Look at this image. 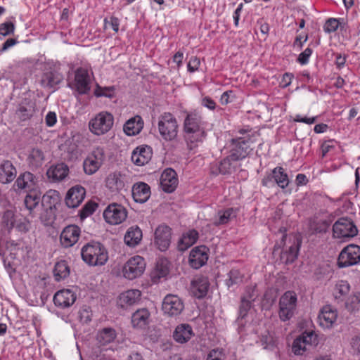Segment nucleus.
Segmentation results:
<instances>
[{
  "instance_id": "nucleus-40",
  "label": "nucleus",
  "mask_w": 360,
  "mask_h": 360,
  "mask_svg": "<svg viewBox=\"0 0 360 360\" xmlns=\"http://www.w3.org/2000/svg\"><path fill=\"white\" fill-rule=\"evenodd\" d=\"M70 273V266L66 261L60 260L56 263L53 269V276L56 281H60L65 279L69 276Z\"/></svg>"
},
{
  "instance_id": "nucleus-28",
  "label": "nucleus",
  "mask_w": 360,
  "mask_h": 360,
  "mask_svg": "<svg viewBox=\"0 0 360 360\" xmlns=\"http://www.w3.org/2000/svg\"><path fill=\"white\" fill-rule=\"evenodd\" d=\"M143 127V121L141 117L136 115L127 120L123 127L124 133L128 136L138 134Z\"/></svg>"
},
{
  "instance_id": "nucleus-57",
  "label": "nucleus",
  "mask_w": 360,
  "mask_h": 360,
  "mask_svg": "<svg viewBox=\"0 0 360 360\" xmlns=\"http://www.w3.org/2000/svg\"><path fill=\"white\" fill-rule=\"evenodd\" d=\"M257 295L258 293L256 290L255 286H250L246 288L245 294L241 298H245V300L252 302L257 298Z\"/></svg>"
},
{
  "instance_id": "nucleus-6",
  "label": "nucleus",
  "mask_w": 360,
  "mask_h": 360,
  "mask_svg": "<svg viewBox=\"0 0 360 360\" xmlns=\"http://www.w3.org/2000/svg\"><path fill=\"white\" fill-rule=\"evenodd\" d=\"M146 269V262L141 256L130 258L124 264L122 272L125 278L133 280L143 274Z\"/></svg>"
},
{
  "instance_id": "nucleus-32",
  "label": "nucleus",
  "mask_w": 360,
  "mask_h": 360,
  "mask_svg": "<svg viewBox=\"0 0 360 360\" xmlns=\"http://www.w3.org/2000/svg\"><path fill=\"white\" fill-rule=\"evenodd\" d=\"M204 131L201 117L195 113L188 114L184 120V131Z\"/></svg>"
},
{
  "instance_id": "nucleus-19",
  "label": "nucleus",
  "mask_w": 360,
  "mask_h": 360,
  "mask_svg": "<svg viewBox=\"0 0 360 360\" xmlns=\"http://www.w3.org/2000/svg\"><path fill=\"white\" fill-rule=\"evenodd\" d=\"M85 189L80 186H75L69 189L67 193L65 201L68 207L75 208L84 200L85 197Z\"/></svg>"
},
{
  "instance_id": "nucleus-10",
  "label": "nucleus",
  "mask_w": 360,
  "mask_h": 360,
  "mask_svg": "<svg viewBox=\"0 0 360 360\" xmlns=\"http://www.w3.org/2000/svg\"><path fill=\"white\" fill-rule=\"evenodd\" d=\"M172 238L171 229L166 225H160L155 231L154 243L160 251L169 247Z\"/></svg>"
},
{
  "instance_id": "nucleus-47",
  "label": "nucleus",
  "mask_w": 360,
  "mask_h": 360,
  "mask_svg": "<svg viewBox=\"0 0 360 360\" xmlns=\"http://www.w3.org/2000/svg\"><path fill=\"white\" fill-rule=\"evenodd\" d=\"M94 94L96 97H106V98H112L115 94V87L114 86H108V87H102L98 84H96L95 89L94 90Z\"/></svg>"
},
{
  "instance_id": "nucleus-26",
  "label": "nucleus",
  "mask_w": 360,
  "mask_h": 360,
  "mask_svg": "<svg viewBox=\"0 0 360 360\" xmlns=\"http://www.w3.org/2000/svg\"><path fill=\"white\" fill-rule=\"evenodd\" d=\"M16 176V170L12 163L5 160L0 164V182L8 184L11 182Z\"/></svg>"
},
{
  "instance_id": "nucleus-33",
  "label": "nucleus",
  "mask_w": 360,
  "mask_h": 360,
  "mask_svg": "<svg viewBox=\"0 0 360 360\" xmlns=\"http://www.w3.org/2000/svg\"><path fill=\"white\" fill-rule=\"evenodd\" d=\"M150 318V312L146 308L136 310L131 316V323L134 328H143L148 323Z\"/></svg>"
},
{
  "instance_id": "nucleus-16",
  "label": "nucleus",
  "mask_w": 360,
  "mask_h": 360,
  "mask_svg": "<svg viewBox=\"0 0 360 360\" xmlns=\"http://www.w3.org/2000/svg\"><path fill=\"white\" fill-rule=\"evenodd\" d=\"M160 186L166 193H172L178 185V179L176 172L171 169H166L161 174L160 179Z\"/></svg>"
},
{
  "instance_id": "nucleus-29",
  "label": "nucleus",
  "mask_w": 360,
  "mask_h": 360,
  "mask_svg": "<svg viewBox=\"0 0 360 360\" xmlns=\"http://www.w3.org/2000/svg\"><path fill=\"white\" fill-rule=\"evenodd\" d=\"M142 231L138 226L129 227L124 235V243L129 247H135L139 245L142 239Z\"/></svg>"
},
{
  "instance_id": "nucleus-60",
  "label": "nucleus",
  "mask_w": 360,
  "mask_h": 360,
  "mask_svg": "<svg viewBox=\"0 0 360 360\" xmlns=\"http://www.w3.org/2000/svg\"><path fill=\"white\" fill-rule=\"evenodd\" d=\"M200 64V59L195 56L191 57L188 63V70L191 72L196 71Z\"/></svg>"
},
{
  "instance_id": "nucleus-45",
  "label": "nucleus",
  "mask_w": 360,
  "mask_h": 360,
  "mask_svg": "<svg viewBox=\"0 0 360 360\" xmlns=\"http://www.w3.org/2000/svg\"><path fill=\"white\" fill-rule=\"evenodd\" d=\"M34 111V104L31 102H23L20 104L16 115L22 121L30 119Z\"/></svg>"
},
{
  "instance_id": "nucleus-15",
  "label": "nucleus",
  "mask_w": 360,
  "mask_h": 360,
  "mask_svg": "<svg viewBox=\"0 0 360 360\" xmlns=\"http://www.w3.org/2000/svg\"><path fill=\"white\" fill-rule=\"evenodd\" d=\"M208 248L205 245L194 248L190 252L189 264L198 269L205 265L208 259Z\"/></svg>"
},
{
  "instance_id": "nucleus-30",
  "label": "nucleus",
  "mask_w": 360,
  "mask_h": 360,
  "mask_svg": "<svg viewBox=\"0 0 360 360\" xmlns=\"http://www.w3.org/2000/svg\"><path fill=\"white\" fill-rule=\"evenodd\" d=\"M124 178L119 172L111 173L106 179V186L112 192L121 191L125 186Z\"/></svg>"
},
{
  "instance_id": "nucleus-39",
  "label": "nucleus",
  "mask_w": 360,
  "mask_h": 360,
  "mask_svg": "<svg viewBox=\"0 0 360 360\" xmlns=\"http://www.w3.org/2000/svg\"><path fill=\"white\" fill-rule=\"evenodd\" d=\"M44 160V153L39 148H33L29 151L27 160L31 167L37 168L41 166Z\"/></svg>"
},
{
  "instance_id": "nucleus-13",
  "label": "nucleus",
  "mask_w": 360,
  "mask_h": 360,
  "mask_svg": "<svg viewBox=\"0 0 360 360\" xmlns=\"http://www.w3.org/2000/svg\"><path fill=\"white\" fill-rule=\"evenodd\" d=\"M249 140L245 139V138L232 140L234 146L231 149L230 155L233 160L238 162L248 155L250 150Z\"/></svg>"
},
{
  "instance_id": "nucleus-5",
  "label": "nucleus",
  "mask_w": 360,
  "mask_h": 360,
  "mask_svg": "<svg viewBox=\"0 0 360 360\" xmlns=\"http://www.w3.org/2000/svg\"><path fill=\"white\" fill-rule=\"evenodd\" d=\"M103 215L108 224L117 225L125 221L127 211L123 205L113 202L105 209Z\"/></svg>"
},
{
  "instance_id": "nucleus-12",
  "label": "nucleus",
  "mask_w": 360,
  "mask_h": 360,
  "mask_svg": "<svg viewBox=\"0 0 360 360\" xmlns=\"http://www.w3.org/2000/svg\"><path fill=\"white\" fill-rule=\"evenodd\" d=\"M209 287L210 282L207 277L196 276L191 281L190 292L193 297L201 299L207 295Z\"/></svg>"
},
{
  "instance_id": "nucleus-61",
  "label": "nucleus",
  "mask_w": 360,
  "mask_h": 360,
  "mask_svg": "<svg viewBox=\"0 0 360 360\" xmlns=\"http://www.w3.org/2000/svg\"><path fill=\"white\" fill-rule=\"evenodd\" d=\"M57 122V116L56 112L50 111L45 117V123L47 127H53Z\"/></svg>"
},
{
  "instance_id": "nucleus-25",
  "label": "nucleus",
  "mask_w": 360,
  "mask_h": 360,
  "mask_svg": "<svg viewBox=\"0 0 360 360\" xmlns=\"http://www.w3.org/2000/svg\"><path fill=\"white\" fill-rule=\"evenodd\" d=\"M337 316L336 310L333 309L330 305H326L323 307L319 315L320 325L325 328H329L336 321Z\"/></svg>"
},
{
  "instance_id": "nucleus-11",
  "label": "nucleus",
  "mask_w": 360,
  "mask_h": 360,
  "mask_svg": "<svg viewBox=\"0 0 360 360\" xmlns=\"http://www.w3.org/2000/svg\"><path fill=\"white\" fill-rule=\"evenodd\" d=\"M80 229L76 225H69L63 229L60 236V242L63 248L73 246L79 240Z\"/></svg>"
},
{
  "instance_id": "nucleus-18",
  "label": "nucleus",
  "mask_w": 360,
  "mask_h": 360,
  "mask_svg": "<svg viewBox=\"0 0 360 360\" xmlns=\"http://www.w3.org/2000/svg\"><path fill=\"white\" fill-rule=\"evenodd\" d=\"M61 196L56 190L50 189L47 191L41 198L42 205L45 209L49 210L51 215L55 216L54 210L60 206Z\"/></svg>"
},
{
  "instance_id": "nucleus-22",
  "label": "nucleus",
  "mask_w": 360,
  "mask_h": 360,
  "mask_svg": "<svg viewBox=\"0 0 360 360\" xmlns=\"http://www.w3.org/2000/svg\"><path fill=\"white\" fill-rule=\"evenodd\" d=\"M193 335V328L188 323L178 325L173 333L174 340L181 344L187 342Z\"/></svg>"
},
{
  "instance_id": "nucleus-59",
  "label": "nucleus",
  "mask_w": 360,
  "mask_h": 360,
  "mask_svg": "<svg viewBox=\"0 0 360 360\" xmlns=\"http://www.w3.org/2000/svg\"><path fill=\"white\" fill-rule=\"evenodd\" d=\"M311 53L312 50L310 48H307L299 55L297 61L302 65L307 64Z\"/></svg>"
},
{
  "instance_id": "nucleus-17",
  "label": "nucleus",
  "mask_w": 360,
  "mask_h": 360,
  "mask_svg": "<svg viewBox=\"0 0 360 360\" xmlns=\"http://www.w3.org/2000/svg\"><path fill=\"white\" fill-rule=\"evenodd\" d=\"M108 259L105 247L99 242L91 241V266L104 265Z\"/></svg>"
},
{
  "instance_id": "nucleus-46",
  "label": "nucleus",
  "mask_w": 360,
  "mask_h": 360,
  "mask_svg": "<svg viewBox=\"0 0 360 360\" xmlns=\"http://www.w3.org/2000/svg\"><path fill=\"white\" fill-rule=\"evenodd\" d=\"M330 225V220L321 219L312 221L309 224V231L312 234L324 233L327 232Z\"/></svg>"
},
{
  "instance_id": "nucleus-3",
  "label": "nucleus",
  "mask_w": 360,
  "mask_h": 360,
  "mask_svg": "<svg viewBox=\"0 0 360 360\" xmlns=\"http://www.w3.org/2000/svg\"><path fill=\"white\" fill-rule=\"evenodd\" d=\"M360 262V247L357 245L350 244L344 248L340 252L338 265L340 268L355 265Z\"/></svg>"
},
{
  "instance_id": "nucleus-62",
  "label": "nucleus",
  "mask_w": 360,
  "mask_h": 360,
  "mask_svg": "<svg viewBox=\"0 0 360 360\" xmlns=\"http://www.w3.org/2000/svg\"><path fill=\"white\" fill-rule=\"evenodd\" d=\"M89 248H90V243H88L82 247V250H81L82 258L87 264H90Z\"/></svg>"
},
{
  "instance_id": "nucleus-55",
  "label": "nucleus",
  "mask_w": 360,
  "mask_h": 360,
  "mask_svg": "<svg viewBox=\"0 0 360 360\" xmlns=\"http://www.w3.org/2000/svg\"><path fill=\"white\" fill-rule=\"evenodd\" d=\"M251 307L252 302H250L248 300H245V298H241V303L239 309V314L242 319L247 315L248 311L251 308Z\"/></svg>"
},
{
  "instance_id": "nucleus-44",
  "label": "nucleus",
  "mask_w": 360,
  "mask_h": 360,
  "mask_svg": "<svg viewBox=\"0 0 360 360\" xmlns=\"http://www.w3.org/2000/svg\"><path fill=\"white\" fill-rule=\"evenodd\" d=\"M116 338L115 330L111 328H105L96 335V340L101 345L112 342Z\"/></svg>"
},
{
  "instance_id": "nucleus-42",
  "label": "nucleus",
  "mask_w": 360,
  "mask_h": 360,
  "mask_svg": "<svg viewBox=\"0 0 360 360\" xmlns=\"http://www.w3.org/2000/svg\"><path fill=\"white\" fill-rule=\"evenodd\" d=\"M105 160L104 150L101 148H95L91 153V174L97 172Z\"/></svg>"
},
{
  "instance_id": "nucleus-35",
  "label": "nucleus",
  "mask_w": 360,
  "mask_h": 360,
  "mask_svg": "<svg viewBox=\"0 0 360 360\" xmlns=\"http://www.w3.org/2000/svg\"><path fill=\"white\" fill-rule=\"evenodd\" d=\"M205 136V131H184V139L189 150H193L202 141Z\"/></svg>"
},
{
  "instance_id": "nucleus-2",
  "label": "nucleus",
  "mask_w": 360,
  "mask_h": 360,
  "mask_svg": "<svg viewBox=\"0 0 360 360\" xmlns=\"http://www.w3.org/2000/svg\"><path fill=\"white\" fill-rule=\"evenodd\" d=\"M297 300V295L293 291H287L280 297L278 314L281 321L290 320L293 316Z\"/></svg>"
},
{
  "instance_id": "nucleus-24",
  "label": "nucleus",
  "mask_w": 360,
  "mask_h": 360,
  "mask_svg": "<svg viewBox=\"0 0 360 360\" xmlns=\"http://www.w3.org/2000/svg\"><path fill=\"white\" fill-rule=\"evenodd\" d=\"M134 200L140 203L146 202L150 196V188L144 182L135 184L132 187Z\"/></svg>"
},
{
  "instance_id": "nucleus-52",
  "label": "nucleus",
  "mask_w": 360,
  "mask_h": 360,
  "mask_svg": "<svg viewBox=\"0 0 360 360\" xmlns=\"http://www.w3.org/2000/svg\"><path fill=\"white\" fill-rule=\"evenodd\" d=\"M304 340H302L299 336L292 343V351L295 355H302L305 351L309 349L304 344Z\"/></svg>"
},
{
  "instance_id": "nucleus-43",
  "label": "nucleus",
  "mask_w": 360,
  "mask_h": 360,
  "mask_svg": "<svg viewBox=\"0 0 360 360\" xmlns=\"http://www.w3.org/2000/svg\"><path fill=\"white\" fill-rule=\"evenodd\" d=\"M272 177L276 184L281 188H286L289 184V179L288 174L285 172L284 169L277 167L272 170Z\"/></svg>"
},
{
  "instance_id": "nucleus-58",
  "label": "nucleus",
  "mask_w": 360,
  "mask_h": 360,
  "mask_svg": "<svg viewBox=\"0 0 360 360\" xmlns=\"http://www.w3.org/2000/svg\"><path fill=\"white\" fill-rule=\"evenodd\" d=\"M14 215L12 211L8 210L4 212L3 216V222L6 224L8 229H11L13 226L14 224Z\"/></svg>"
},
{
  "instance_id": "nucleus-7",
  "label": "nucleus",
  "mask_w": 360,
  "mask_h": 360,
  "mask_svg": "<svg viewBox=\"0 0 360 360\" xmlns=\"http://www.w3.org/2000/svg\"><path fill=\"white\" fill-rule=\"evenodd\" d=\"M113 117L108 112L98 113L91 120V133L96 135L104 134L108 132L113 125Z\"/></svg>"
},
{
  "instance_id": "nucleus-50",
  "label": "nucleus",
  "mask_w": 360,
  "mask_h": 360,
  "mask_svg": "<svg viewBox=\"0 0 360 360\" xmlns=\"http://www.w3.org/2000/svg\"><path fill=\"white\" fill-rule=\"evenodd\" d=\"M40 200V195L37 193H30L26 195L25 199V206L30 211H32L38 206Z\"/></svg>"
},
{
  "instance_id": "nucleus-23",
  "label": "nucleus",
  "mask_w": 360,
  "mask_h": 360,
  "mask_svg": "<svg viewBox=\"0 0 360 360\" xmlns=\"http://www.w3.org/2000/svg\"><path fill=\"white\" fill-rule=\"evenodd\" d=\"M68 167L60 163L50 167L46 172V176L51 182H58L63 180L68 176Z\"/></svg>"
},
{
  "instance_id": "nucleus-34",
  "label": "nucleus",
  "mask_w": 360,
  "mask_h": 360,
  "mask_svg": "<svg viewBox=\"0 0 360 360\" xmlns=\"http://www.w3.org/2000/svg\"><path fill=\"white\" fill-rule=\"evenodd\" d=\"M62 79V75L57 71L50 70L43 74L41 84L44 87L52 88L58 84Z\"/></svg>"
},
{
  "instance_id": "nucleus-21",
  "label": "nucleus",
  "mask_w": 360,
  "mask_h": 360,
  "mask_svg": "<svg viewBox=\"0 0 360 360\" xmlns=\"http://www.w3.org/2000/svg\"><path fill=\"white\" fill-rule=\"evenodd\" d=\"M152 157V150L148 146L137 147L131 154V161L138 166L148 163Z\"/></svg>"
},
{
  "instance_id": "nucleus-14",
  "label": "nucleus",
  "mask_w": 360,
  "mask_h": 360,
  "mask_svg": "<svg viewBox=\"0 0 360 360\" xmlns=\"http://www.w3.org/2000/svg\"><path fill=\"white\" fill-rule=\"evenodd\" d=\"M90 79L87 70L79 68L77 70L75 75V81L72 84V89L79 94H85L90 90Z\"/></svg>"
},
{
  "instance_id": "nucleus-54",
  "label": "nucleus",
  "mask_w": 360,
  "mask_h": 360,
  "mask_svg": "<svg viewBox=\"0 0 360 360\" xmlns=\"http://www.w3.org/2000/svg\"><path fill=\"white\" fill-rule=\"evenodd\" d=\"M341 22L335 18H329L324 25V31L328 33L333 32L337 30Z\"/></svg>"
},
{
  "instance_id": "nucleus-64",
  "label": "nucleus",
  "mask_w": 360,
  "mask_h": 360,
  "mask_svg": "<svg viewBox=\"0 0 360 360\" xmlns=\"http://www.w3.org/2000/svg\"><path fill=\"white\" fill-rule=\"evenodd\" d=\"M351 345L353 351L360 354V336H355L352 339Z\"/></svg>"
},
{
  "instance_id": "nucleus-53",
  "label": "nucleus",
  "mask_w": 360,
  "mask_h": 360,
  "mask_svg": "<svg viewBox=\"0 0 360 360\" xmlns=\"http://www.w3.org/2000/svg\"><path fill=\"white\" fill-rule=\"evenodd\" d=\"M229 279L226 280V284L229 287L242 282L243 276L238 269H232L229 274Z\"/></svg>"
},
{
  "instance_id": "nucleus-38",
  "label": "nucleus",
  "mask_w": 360,
  "mask_h": 360,
  "mask_svg": "<svg viewBox=\"0 0 360 360\" xmlns=\"http://www.w3.org/2000/svg\"><path fill=\"white\" fill-rule=\"evenodd\" d=\"M236 217V210L233 208H227L226 210H219L217 216L213 222L215 226H220L228 224L232 219Z\"/></svg>"
},
{
  "instance_id": "nucleus-36",
  "label": "nucleus",
  "mask_w": 360,
  "mask_h": 360,
  "mask_svg": "<svg viewBox=\"0 0 360 360\" xmlns=\"http://www.w3.org/2000/svg\"><path fill=\"white\" fill-rule=\"evenodd\" d=\"M168 263L166 259H160L157 262L155 268L151 273V278L153 282H158L161 278H164L168 274Z\"/></svg>"
},
{
  "instance_id": "nucleus-4",
  "label": "nucleus",
  "mask_w": 360,
  "mask_h": 360,
  "mask_svg": "<svg viewBox=\"0 0 360 360\" xmlns=\"http://www.w3.org/2000/svg\"><path fill=\"white\" fill-rule=\"evenodd\" d=\"M333 236L338 238H353L358 233L354 222L348 218H340L333 226Z\"/></svg>"
},
{
  "instance_id": "nucleus-9",
  "label": "nucleus",
  "mask_w": 360,
  "mask_h": 360,
  "mask_svg": "<svg viewBox=\"0 0 360 360\" xmlns=\"http://www.w3.org/2000/svg\"><path fill=\"white\" fill-rule=\"evenodd\" d=\"M77 294L72 289H62L57 291L53 296L54 304L61 309L68 308L76 301Z\"/></svg>"
},
{
  "instance_id": "nucleus-63",
  "label": "nucleus",
  "mask_w": 360,
  "mask_h": 360,
  "mask_svg": "<svg viewBox=\"0 0 360 360\" xmlns=\"http://www.w3.org/2000/svg\"><path fill=\"white\" fill-rule=\"evenodd\" d=\"M223 353L219 349H212L207 355V360H222Z\"/></svg>"
},
{
  "instance_id": "nucleus-20",
  "label": "nucleus",
  "mask_w": 360,
  "mask_h": 360,
  "mask_svg": "<svg viewBox=\"0 0 360 360\" xmlns=\"http://www.w3.org/2000/svg\"><path fill=\"white\" fill-rule=\"evenodd\" d=\"M300 243L295 238L292 242H290V245H287L281 253V261L285 264L292 263L297 257Z\"/></svg>"
},
{
  "instance_id": "nucleus-8",
  "label": "nucleus",
  "mask_w": 360,
  "mask_h": 360,
  "mask_svg": "<svg viewBox=\"0 0 360 360\" xmlns=\"http://www.w3.org/2000/svg\"><path fill=\"white\" fill-rule=\"evenodd\" d=\"M184 304L180 297L174 295H167L165 297L162 309L168 316H176L183 311Z\"/></svg>"
},
{
  "instance_id": "nucleus-31",
  "label": "nucleus",
  "mask_w": 360,
  "mask_h": 360,
  "mask_svg": "<svg viewBox=\"0 0 360 360\" xmlns=\"http://www.w3.org/2000/svg\"><path fill=\"white\" fill-rule=\"evenodd\" d=\"M36 184L37 179L30 172H25L20 174L15 181V184L19 189H25L29 191L34 190Z\"/></svg>"
},
{
  "instance_id": "nucleus-56",
  "label": "nucleus",
  "mask_w": 360,
  "mask_h": 360,
  "mask_svg": "<svg viewBox=\"0 0 360 360\" xmlns=\"http://www.w3.org/2000/svg\"><path fill=\"white\" fill-rule=\"evenodd\" d=\"M15 26L11 22H6L0 24V34L7 36L14 32Z\"/></svg>"
},
{
  "instance_id": "nucleus-1",
  "label": "nucleus",
  "mask_w": 360,
  "mask_h": 360,
  "mask_svg": "<svg viewBox=\"0 0 360 360\" xmlns=\"http://www.w3.org/2000/svg\"><path fill=\"white\" fill-rule=\"evenodd\" d=\"M178 128L176 119L171 113L165 112L159 117L158 130L165 140H174L177 136Z\"/></svg>"
},
{
  "instance_id": "nucleus-41",
  "label": "nucleus",
  "mask_w": 360,
  "mask_h": 360,
  "mask_svg": "<svg viewBox=\"0 0 360 360\" xmlns=\"http://www.w3.org/2000/svg\"><path fill=\"white\" fill-rule=\"evenodd\" d=\"M198 238V233L193 229L184 233L179 242V249L185 250L193 245Z\"/></svg>"
},
{
  "instance_id": "nucleus-49",
  "label": "nucleus",
  "mask_w": 360,
  "mask_h": 360,
  "mask_svg": "<svg viewBox=\"0 0 360 360\" xmlns=\"http://www.w3.org/2000/svg\"><path fill=\"white\" fill-rule=\"evenodd\" d=\"M345 306L351 311L359 310L360 309V292L350 295L345 302Z\"/></svg>"
},
{
  "instance_id": "nucleus-51",
  "label": "nucleus",
  "mask_w": 360,
  "mask_h": 360,
  "mask_svg": "<svg viewBox=\"0 0 360 360\" xmlns=\"http://www.w3.org/2000/svg\"><path fill=\"white\" fill-rule=\"evenodd\" d=\"M300 338L304 340V344L309 349L311 346H316L318 345V338L314 331H305L301 335Z\"/></svg>"
},
{
  "instance_id": "nucleus-48",
  "label": "nucleus",
  "mask_w": 360,
  "mask_h": 360,
  "mask_svg": "<svg viewBox=\"0 0 360 360\" xmlns=\"http://www.w3.org/2000/svg\"><path fill=\"white\" fill-rule=\"evenodd\" d=\"M350 286L349 283L345 281H340L336 285L335 288V299L342 300V297H345L349 292Z\"/></svg>"
},
{
  "instance_id": "nucleus-27",
  "label": "nucleus",
  "mask_w": 360,
  "mask_h": 360,
  "mask_svg": "<svg viewBox=\"0 0 360 360\" xmlns=\"http://www.w3.org/2000/svg\"><path fill=\"white\" fill-rule=\"evenodd\" d=\"M141 295V292L139 290H127L119 296L117 304L122 308L127 307L135 304Z\"/></svg>"
},
{
  "instance_id": "nucleus-37",
  "label": "nucleus",
  "mask_w": 360,
  "mask_h": 360,
  "mask_svg": "<svg viewBox=\"0 0 360 360\" xmlns=\"http://www.w3.org/2000/svg\"><path fill=\"white\" fill-rule=\"evenodd\" d=\"M237 166V161L233 160L231 155L223 159L219 163L216 164L218 173L221 174H231L236 171Z\"/></svg>"
}]
</instances>
